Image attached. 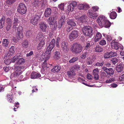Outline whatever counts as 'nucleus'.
<instances>
[{"instance_id":"603ef678","label":"nucleus","mask_w":124,"mask_h":124,"mask_svg":"<svg viewBox=\"0 0 124 124\" xmlns=\"http://www.w3.org/2000/svg\"><path fill=\"white\" fill-rule=\"evenodd\" d=\"M115 79L114 78H110L108 80H107L106 81V82L107 83H110L112 81H115Z\"/></svg>"},{"instance_id":"69168bd1","label":"nucleus","mask_w":124,"mask_h":124,"mask_svg":"<svg viewBox=\"0 0 124 124\" xmlns=\"http://www.w3.org/2000/svg\"><path fill=\"white\" fill-rule=\"evenodd\" d=\"M11 25L7 24V26L6 27V30L7 31H9L11 28Z\"/></svg>"},{"instance_id":"9d476101","label":"nucleus","mask_w":124,"mask_h":124,"mask_svg":"<svg viewBox=\"0 0 124 124\" xmlns=\"http://www.w3.org/2000/svg\"><path fill=\"white\" fill-rule=\"evenodd\" d=\"M68 43L67 42L63 41L62 43V50L65 52H67L69 50V48L68 47Z\"/></svg>"},{"instance_id":"680f3d73","label":"nucleus","mask_w":124,"mask_h":124,"mask_svg":"<svg viewBox=\"0 0 124 124\" xmlns=\"http://www.w3.org/2000/svg\"><path fill=\"white\" fill-rule=\"evenodd\" d=\"M85 6L83 4H81L78 6V8L80 9H83L84 8Z\"/></svg>"},{"instance_id":"c03bdc74","label":"nucleus","mask_w":124,"mask_h":124,"mask_svg":"<svg viewBox=\"0 0 124 124\" xmlns=\"http://www.w3.org/2000/svg\"><path fill=\"white\" fill-rule=\"evenodd\" d=\"M99 43L100 45L103 46L106 44V42L105 40L102 39L99 41Z\"/></svg>"},{"instance_id":"e2e57ef3","label":"nucleus","mask_w":124,"mask_h":124,"mask_svg":"<svg viewBox=\"0 0 124 124\" xmlns=\"http://www.w3.org/2000/svg\"><path fill=\"white\" fill-rule=\"evenodd\" d=\"M86 55L87 54L86 52H85L80 56V58L81 59H84L86 57Z\"/></svg>"},{"instance_id":"c756f323","label":"nucleus","mask_w":124,"mask_h":124,"mask_svg":"<svg viewBox=\"0 0 124 124\" xmlns=\"http://www.w3.org/2000/svg\"><path fill=\"white\" fill-rule=\"evenodd\" d=\"M67 24L70 26H75L76 25V23L72 20H69L67 22Z\"/></svg>"},{"instance_id":"a878e982","label":"nucleus","mask_w":124,"mask_h":124,"mask_svg":"<svg viewBox=\"0 0 124 124\" xmlns=\"http://www.w3.org/2000/svg\"><path fill=\"white\" fill-rule=\"evenodd\" d=\"M47 55V54L46 53H42L41 55L40 56L39 58L40 60L41 61H43L44 60H46V58Z\"/></svg>"},{"instance_id":"58836bf2","label":"nucleus","mask_w":124,"mask_h":124,"mask_svg":"<svg viewBox=\"0 0 124 124\" xmlns=\"http://www.w3.org/2000/svg\"><path fill=\"white\" fill-rule=\"evenodd\" d=\"M44 40L42 39L39 42V49L41 48L44 46L45 43Z\"/></svg>"},{"instance_id":"37998d69","label":"nucleus","mask_w":124,"mask_h":124,"mask_svg":"<svg viewBox=\"0 0 124 124\" xmlns=\"http://www.w3.org/2000/svg\"><path fill=\"white\" fill-rule=\"evenodd\" d=\"M99 9V7L97 6H94L92 7V9H91L93 12H95L96 11H98Z\"/></svg>"},{"instance_id":"4d7b16f0","label":"nucleus","mask_w":124,"mask_h":124,"mask_svg":"<svg viewBox=\"0 0 124 124\" xmlns=\"http://www.w3.org/2000/svg\"><path fill=\"white\" fill-rule=\"evenodd\" d=\"M32 93L34 92H36L38 91V89L36 86H33L32 87Z\"/></svg>"},{"instance_id":"bb28decb","label":"nucleus","mask_w":124,"mask_h":124,"mask_svg":"<svg viewBox=\"0 0 124 124\" xmlns=\"http://www.w3.org/2000/svg\"><path fill=\"white\" fill-rule=\"evenodd\" d=\"M111 61L113 64L115 65L119 61V59L117 58L114 57L112 59Z\"/></svg>"},{"instance_id":"2eb2a0df","label":"nucleus","mask_w":124,"mask_h":124,"mask_svg":"<svg viewBox=\"0 0 124 124\" xmlns=\"http://www.w3.org/2000/svg\"><path fill=\"white\" fill-rule=\"evenodd\" d=\"M67 75L69 78H73L75 76L76 73L73 70H70L67 72Z\"/></svg>"},{"instance_id":"f3484780","label":"nucleus","mask_w":124,"mask_h":124,"mask_svg":"<svg viewBox=\"0 0 124 124\" xmlns=\"http://www.w3.org/2000/svg\"><path fill=\"white\" fill-rule=\"evenodd\" d=\"M51 10L50 8H48L45 10L44 14V16L46 17H48L51 14Z\"/></svg>"},{"instance_id":"79ce46f5","label":"nucleus","mask_w":124,"mask_h":124,"mask_svg":"<svg viewBox=\"0 0 124 124\" xmlns=\"http://www.w3.org/2000/svg\"><path fill=\"white\" fill-rule=\"evenodd\" d=\"M110 58L112 57H114L116 56L117 55V53L115 52L111 51L109 52Z\"/></svg>"},{"instance_id":"473e14b6","label":"nucleus","mask_w":124,"mask_h":124,"mask_svg":"<svg viewBox=\"0 0 124 124\" xmlns=\"http://www.w3.org/2000/svg\"><path fill=\"white\" fill-rule=\"evenodd\" d=\"M87 18V16L85 15H83L80 18V20L81 22L82 23H83L86 21V19Z\"/></svg>"},{"instance_id":"ea45409f","label":"nucleus","mask_w":124,"mask_h":124,"mask_svg":"<svg viewBox=\"0 0 124 124\" xmlns=\"http://www.w3.org/2000/svg\"><path fill=\"white\" fill-rule=\"evenodd\" d=\"M65 16L64 15H61L60 16V19L59 20V21L61 22H62L63 23H64L65 22Z\"/></svg>"},{"instance_id":"a19ab883","label":"nucleus","mask_w":124,"mask_h":124,"mask_svg":"<svg viewBox=\"0 0 124 124\" xmlns=\"http://www.w3.org/2000/svg\"><path fill=\"white\" fill-rule=\"evenodd\" d=\"M46 60H45L44 62L43 63V64L42 65V67L43 68L46 67L47 66V63L46 62V61L47 60H48V59H47L46 58Z\"/></svg>"},{"instance_id":"f8f14e48","label":"nucleus","mask_w":124,"mask_h":124,"mask_svg":"<svg viewBox=\"0 0 124 124\" xmlns=\"http://www.w3.org/2000/svg\"><path fill=\"white\" fill-rule=\"evenodd\" d=\"M113 46V48L116 50H118L119 49H120V50L124 49L123 46L122 45L119 44L117 42L115 43L114 46Z\"/></svg>"},{"instance_id":"c9c22d12","label":"nucleus","mask_w":124,"mask_h":124,"mask_svg":"<svg viewBox=\"0 0 124 124\" xmlns=\"http://www.w3.org/2000/svg\"><path fill=\"white\" fill-rule=\"evenodd\" d=\"M48 21L50 25H53L54 23V17H50L48 19Z\"/></svg>"},{"instance_id":"ddd939ff","label":"nucleus","mask_w":124,"mask_h":124,"mask_svg":"<svg viewBox=\"0 0 124 124\" xmlns=\"http://www.w3.org/2000/svg\"><path fill=\"white\" fill-rule=\"evenodd\" d=\"M22 73V71L20 70H18L15 72L11 74L10 76L11 78L13 77L16 78L18 77Z\"/></svg>"},{"instance_id":"f03ea898","label":"nucleus","mask_w":124,"mask_h":124,"mask_svg":"<svg viewBox=\"0 0 124 124\" xmlns=\"http://www.w3.org/2000/svg\"><path fill=\"white\" fill-rule=\"evenodd\" d=\"M82 31L85 36L89 38L91 37L93 34V28L89 26H84L82 29Z\"/></svg>"},{"instance_id":"7c9ffc66","label":"nucleus","mask_w":124,"mask_h":124,"mask_svg":"<svg viewBox=\"0 0 124 124\" xmlns=\"http://www.w3.org/2000/svg\"><path fill=\"white\" fill-rule=\"evenodd\" d=\"M16 37L18 39H22L23 38V35L22 32H20L19 31L17 33Z\"/></svg>"},{"instance_id":"0eeeda50","label":"nucleus","mask_w":124,"mask_h":124,"mask_svg":"<svg viewBox=\"0 0 124 124\" xmlns=\"http://www.w3.org/2000/svg\"><path fill=\"white\" fill-rule=\"evenodd\" d=\"M19 54H17L12 59L9 58L5 60H4V62L6 64L8 65L11 62H15L17 59L19 58Z\"/></svg>"},{"instance_id":"9b49d317","label":"nucleus","mask_w":124,"mask_h":124,"mask_svg":"<svg viewBox=\"0 0 124 124\" xmlns=\"http://www.w3.org/2000/svg\"><path fill=\"white\" fill-rule=\"evenodd\" d=\"M39 19V16L38 15H36L34 17L31 18V22L33 25H35L37 24Z\"/></svg>"},{"instance_id":"b1692460","label":"nucleus","mask_w":124,"mask_h":124,"mask_svg":"<svg viewBox=\"0 0 124 124\" xmlns=\"http://www.w3.org/2000/svg\"><path fill=\"white\" fill-rule=\"evenodd\" d=\"M39 74L36 72H32L31 74V78L35 79L38 77Z\"/></svg>"},{"instance_id":"864d4df0","label":"nucleus","mask_w":124,"mask_h":124,"mask_svg":"<svg viewBox=\"0 0 124 124\" xmlns=\"http://www.w3.org/2000/svg\"><path fill=\"white\" fill-rule=\"evenodd\" d=\"M16 0H7V3L9 4H11L13 3Z\"/></svg>"},{"instance_id":"4c0bfd02","label":"nucleus","mask_w":124,"mask_h":124,"mask_svg":"<svg viewBox=\"0 0 124 124\" xmlns=\"http://www.w3.org/2000/svg\"><path fill=\"white\" fill-rule=\"evenodd\" d=\"M107 74L108 75H113L114 73V71L112 68H110L108 69Z\"/></svg>"},{"instance_id":"6ab92c4d","label":"nucleus","mask_w":124,"mask_h":124,"mask_svg":"<svg viewBox=\"0 0 124 124\" xmlns=\"http://www.w3.org/2000/svg\"><path fill=\"white\" fill-rule=\"evenodd\" d=\"M101 34L99 32H98L96 35L94 39V40L95 42H96L99 40L102 37Z\"/></svg>"},{"instance_id":"72a5a7b5","label":"nucleus","mask_w":124,"mask_h":124,"mask_svg":"<svg viewBox=\"0 0 124 124\" xmlns=\"http://www.w3.org/2000/svg\"><path fill=\"white\" fill-rule=\"evenodd\" d=\"M8 40L7 39H3V45L4 47H7L8 44Z\"/></svg>"},{"instance_id":"5701e85b","label":"nucleus","mask_w":124,"mask_h":124,"mask_svg":"<svg viewBox=\"0 0 124 124\" xmlns=\"http://www.w3.org/2000/svg\"><path fill=\"white\" fill-rule=\"evenodd\" d=\"M22 45L23 48H27L29 45L28 41L26 40H24L22 43Z\"/></svg>"},{"instance_id":"6e6552de","label":"nucleus","mask_w":124,"mask_h":124,"mask_svg":"<svg viewBox=\"0 0 124 124\" xmlns=\"http://www.w3.org/2000/svg\"><path fill=\"white\" fill-rule=\"evenodd\" d=\"M88 16L90 17L95 19L98 16V14L96 12H93L91 9H90L89 10Z\"/></svg>"},{"instance_id":"49530a36","label":"nucleus","mask_w":124,"mask_h":124,"mask_svg":"<svg viewBox=\"0 0 124 124\" xmlns=\"http://www.w3.org/2000/svg\"><path fill=\"white\" fill-rule=\"evenodd\" d=\"M39 0H34L33 5L36 7H38L39 6Z\"/></svg>"},{"instance_id":"f704fd0d","label":"nucleus","mask_w":124,"mask_h":124,"mask_svg":"<svg viewBox=\"0 0 124 124\" xmlns=\"http://www.w3.org/2000/svg\"><path fill=\"white\" fill-rule=\"evenodd\" d=\"M5 19V17L4 16L0 20V28H2L4 23Z\"/></svg>"},{"instance_id":"bf43d9fd","label":"nucleus","mask_w":124,"mask_h":124,"mask_svg":"<svg viewBox=\"0 0 124 124\" xmlns=\"http://www.w3.org/2000/svg\"><path fill=\"white\" fill-rule=\"evenodd\" d=\"M64 4H62L59 5H58V7L61 10H63L64 9Z\"/></svg>"},{"instance_id":"4468645a","label":"nucleus","mask_w":124,"mask_h":124,"mask_svg":"<svg viewBox=\"0 0 124 124\" xmlns=\"http://www.w3.org/2000/svg\"><path fill=\"white\" fill-rule=\"evenodd\" d=\"M47 25L44 23H42L39 25V27L40 30L43 32L46 31V29L47 28Z\"/></svg>"},{"instance_id":"cd10ccee","label":"nucleus","mask_w":124,"mask_h":124,"mask_svg":"<svg viewBox=\"0 0 124 124\" xmlns=\"http://www.w3.org/2000/svg\"><path fill=\"white\" fill-rule=\"evenodd\" d=\"M13 99L12 94H8L7 96V99L8 101L10 102H12V101Z\"/></svg>"},{"instance_id":"2f4dec72","label":"nucleus","mask_w":124,"mask_h":124,"mask_svg":"<svg viewBox=\"0 0 124 124\" xmlns=\"http://www.w3.org/2000/svg\"><path fill=\"white\" fill-rule=\"evenodd\" d=\"M95 51L97 52H101L103 51V49L99 45L96 46L95 48Z\"/></svg>"},{"instance_id":"a211bd4d","label":"nucleus","mask_w":124,"mask_h":124,"mask_svg":"<svg viewBox=\"0 0 124 124\" xmlns=\"http://www.w3.org/2000/svg\"><path fill=\"white\" fill-rule=\"evenodd\" d=\"M20 56V55L19 58L16 60V61L17 60V61L16 62V64L18 65L23 64L25 62V60L23 58H19Z\"/></svg>"},{"instance_id":"774afa93","label":"nucleus","mask_w":124,"mask_h":124,"mask_svg":"<svg viewBox=\"0 0 124 124\" xmlns=\"http://www.w3.org/2000/svg\"><path fill=\"white\" fill-rule=\"evenodd\" d=\"M31 34V33L30 31H27L26 32V36L27 37H28Z\"/></svg>"},{"instance_id":"13d9d810","label":"nucleus","mask_w":124,"mask_h":124,"mask_svg":"<svg viewBox=\"0 0 124 124\" xmlns=\"http://www.w3.org/2000/svg\"><path fill=\"white\" fill-rule=\"evenodd\" d=\"M23 28L21 26H19L17 29V32L19 31L20 32H22Z\"/></svg>"},{"instance_id":"8fccbe9b","label":"nucleus","mask_w":124,"mask_h":124,"mask_svg":"<svg viewBox=\"0 0 124 124\" xmlns=\"http://www.w3.org/2000/svg\"><path fill=\"white\" fill-rule=\"evenodd\" d=\"M103 56L105 58H110L109 53L108 52L104 54Z\"/></svg>"},{"instance_id":"20e7f679","label":"nucleus","mask_w":124,"mask_h":124,"mask_svg":"<svg viewBox=\"0 0 124 124\" xmlns=\"http://www.w3.org/2000/svg\"><path fill=\"white\" fill-rule=\"evenodd\" d=\"M70 49L72 52L77 54L82 51V47L80 44L75 43L73 44Z\"/></svg>"},{"instance_id":"052dcab7","label":"nucleus","mask_w":124,"mask_h":124,"mask_svg":"<svg viewBox=\"0 0 124 124\" xmlns=\"http://www.w3.org/2000/svg\"><path fill=\"white\" fill-rule=\"evenodd\" d=\"M7 24L11 25V20L10 18H8L7 19Z\"/></svg>"},{"instance_id":"f257e3e1","label":"nucleus","mask_w":124,"mask_h":124,"mask_svg":"<svg viewBox=\"0 0 124 124\" xmlns=\"http://www.w3.org/2000/svg\"><path fill=\"white\" fill-rule=\"evenodd\" d=\"M97 21L101 27H104L105 28L109 27L111 25L110 22L104 17L100 16L97 19Z\"/></svg>"},{"instance_id":"4be33fe9","label":"nucleus","mask_w":124,"mask_h":124,"mask_svg":"<svg viewBox=\"0 0 124 124\" xmlns=\"http://www.w3.org/2000/svg\"><path fill=\"white\" fill-rule=\"evenodd\" d=\"M61 69V67L60 66L58 65L55 66L53 69L51 70V71L54 72H57L59 71Z\"/></svg>"},{"instance_id":"de8ad7c7","label":"nucleus","mask_w":124,"mask_h":124,"mask_svg":"<svg viewBox=\"0 0 124 124\" xmlns=\"http://www.w3.org/2000/svg\"><path fill=\"white\" fill-rule=\"evenodd\" d=\"M93 75H98V73L99 72V70L98 69L96 68L94 69L93 71Z\"/></svg>"},{"instance_id":"5fc2aeb1","label":"nucleus","mask_w":124,"mask_h":124,"mask_svg":"<svg viewBox=\"0 0 124 124\" xmlns=\"http://www.w3.org/2000/svg\"><path fill=\"white\" fill-rule=\"evenodd\" d=\"M60 39L59 37H57V40L56 42V46L57 47H58L59 46V41L60 40Z\"/></svg>"},{"instance_id":"e433bc0d","label":"nucleus","mask_w":124,"mask_h":124,"mask_svg":"<svg viewBox=\"0 0 124 124\" xmlns=\"http://www.w3.org/2000/svg\"><path fill=\"white\" fill-rule=\"evenodd\" d=\"M78 59V58L77 57H74L71 60L69 61V62L70 63H72L76 61H77Z\"/></svg>"},{"instance_id":"aec40b11","label":"nucleus","mask_w":124,"mask_h":124,"mask_svg":"<svg viewBox=\"0 0 124 124\" xmlns=\"http://www.w3.org/2000/svg\"><path fill=\"white\" fill-rule=\"evenodd\" d=\"M117 16V14L116 12L114 11L112 12L109 15V17L111 19H115Z\"/></svg>"},{"instance_id":"423d86ee","label":"nucleus","mask_w":124,"mask_h":124,"mask_svg":"<svg viewBox=\"0 0 124 124\" xmlns=\"http://www.w3.org/2000/svg\"><path fill=\"white\" fill-rule=\"evenodd\" d=\"M78 31L76 30H74L72 31L70 34L69 38L71 41H72L78 38Z\"/></svg>"},{"instance_id":"7ed1b4c3","label":"nucleus","mask_w":124,"mask_h":124,"mask_svg":"<svg viewBox=\"0 0 124 124\" xmlns=\"http://www.w3.org/2000/svg\"><path fill=\"white\" fill-rule=\"evenodd\" d=\"M55 40L54 39H53L49 43V46H47L46 51V54H47L46 59H49L50 57L51 51L53 49L55 46Z\"/></svg>"},{"instance_id":"39448f33","label":"nucleus","mask_w":124,"mask_h":124,"mask_svg":"<svg viewBox=\"0 0 124 124\" xmlns=\"http://www.w3.org/2000/svg\"><path fill=\"white\" fill-rule=\"evenodd\" d=\"M17 10L21 14H25L26 11V7L25 5L23 3L20 4L18 7Z\"/></svg>"},{"instance_id":"dca6fc26","label":"nucleus","mask_w":124,"mask_h":124,"mask_svg":"<svg viewBox=\"0 0 124 124\" xmlns=\"http://www.w3.org/2000/svg\"><path fill=\"white\" fill-rule=\"evenodd\" d=\"M116 69L118 72L122 71L124 69V67L122 64L120 63L117 65L116 67Z\"/></svg>"},{"instance_id":"1a4fd4ad","label":"nucleus","mask_w":124,"mask_h":124,"mask_svg":"<svg viewBox=\"0 0 124 124\" xmlns=\"http://www.w3.org/2000/svg\"><path fill=\"white\" fill-rule=\"evenodd\" d=\"M77 3L76 1H73L68 6V9L69 11H72L77 6Z\"/></svg>"},{"instance_id":"6e6d98bb","label":"nucleus","mask_w":124,"mask_h":124,"mask_svg":"<svg viewBox=\"0 0 124 124\" xmlns=\"http://www.w3.org/2000/svg\"><path fill=\"white\" fill-rule=\"evenodd\" d=\"M104 62H102L101 63L98 62L95 64V65L96 66H102L104 64Z\"/></svg>"},{"instance_id":"3c124183","label":"nucleus","mask_w":124,"mask_h":124,"mask_svg":"<svg viewBox=\"0 0 124 124\" xmlns=\"http://www.w3.org/2000/svg\"><path fill=\"white\" fill-rule=\"evenodd\" d=\"M79 65H75L73 66L72 69L74 70H79Z\"/></svg>"},{"instance_id":"0e129e2a","label":"nucleus","mask_w":124,"mask_h":124,"mask_svg":"<svg viewBox=\"0 0 124 124\" xmlns=\"http://www.w3.org/2000/svg\"><path fill=\"white\" fill-rule=\"evenodd\" d=\"M110 86L112 88H116L117 86V85L115 83H112L111 84Z\"/></svg>"},{"instance_id":"09e8293b","label":"nucleus","mask_w":124,"mask_h":124,"mask_svg":"<svg viewBox=\"0 0 124 124\" xmlns=\"http://www.w3.org/2000/svg\"><path fill=\"white\" fill-rule=\"evenodd\" d=\"M64 23H62V22H61V21H58V24L57 25L58 28L59 29H61V28L62 25Z\"/></svg>"},{"instance_id":"412c9836","label":"nucleus","mask_w":124,"mask_h":124,"mask_svg":"<svg viewBox=\"0 0 124 124\" xmlns=\"http://www.w3.org/2000/svg\"><path fill=\"white\" fill-rule=\"evenodd\" d=\"M60 56L61 54L60 52L59 51H56L55 52L54 55V58L55 60H56L60 58Z\"/></svg>"},{"instance_id":"c85d7f7f","label":"nucleus","mask_w":124,"mask_h":124,"mask_svg":"<svg viewBox=\"0 0 124 124\" xmlns=\"http://www.w3.org/2000/svg\"><path fill=\"white\" fill-rule=\"evenodd\" d=\"M18 20L16 17L15 18L14 20V23H13V28H15L18 25Z\"/></svg>"},{"instance_id":"393cba45","label":"nucleus","mask_w":124,"mask_h":124,"mask_svg":"<svg viewBox=\"0 0 124 124\" xmlns=\"http://www.w3.org/2000/svg\"><path fill=\"white\" fill-rule=\"evenodd\" d=\"M15 47L14 46H12L10 48L9 50V53L7 54V56H9L10 53L11 55H12L15 52Z\"/></svg>"},{"instance_id":"a18cd8bd","label":"nucleus","mask_w":124,"mask_h":124,"mask_svg":"<svg viewBox=\"0 0 124 124\" xmlns=\"http://www.w3.org/2000/svg\"><path fill=\"white\" fill-rule=\"evenodd\" d=\"M86 63L88 65H91L92 64V59L90 58H88L86 60Z\"/></svg>"},{"instance_id":"338daca9","label":"nucleus","mask_w":124,"mask_h":124,"mask_svg":"<svg viewBox=\"0 0 124 124\" xmlns=\"http://www.w3.org/2000/svg\"><path fill=\"white\" fill-rule=\"evenodd\" d=\"M73 28V27L71 26H68L67 28V32H69L70 31L72 30Z\"/></svg>"}]
</instances>
